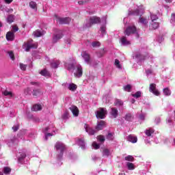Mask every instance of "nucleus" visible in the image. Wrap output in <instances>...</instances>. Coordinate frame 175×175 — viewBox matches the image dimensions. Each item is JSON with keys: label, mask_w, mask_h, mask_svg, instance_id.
Listing matches in <instances>:
<instances>
[{"label": "nucleus", "mask_w": 175, "mask_h": 175, "mask_svg": "<svg viewBox=\"0 0 175 175\" xmlns=\"http://www.w3.org/2000/svg\"><path fill=\"white\" fill-rule=\"evenodd\" d=\"M44 33H46V31H44L42 29H41V30H36V31L33 32V36L36 38H40V36H43V35H44Z\"/></svg>", "instance_id": "nucleus-26"}, {"label": "nucleus", "mask_w": 175, "mask_h": 175, "mask_svg": "<svg viewBox=\"0 0 175 175\" xmlns=\"http://www.w3.org/2000/svg\"><path fill=\"white\" fill-rule=\"evenodd\" d=\"M63 37H64V31H62V30H58L53 35V43H57V42H58V40H59L60 39H62Z\"/></svg>", "instance_id": "nucleus-10"}, {"label": "nucleus", "mask_w": 175, "mask_h": 175, "mask_svg": "<svg viewBox=\"0 0 175 175\" xmlns=\"http://www.w3.org/2000/svg\"><path fill=\"white\" fill-rule=\"evenodd\" d=\"M55 148L56 150L57 159L58 161L62 159V155H64V152L65 151V144L62 142H57Z\"/></svg>", "instance_id": "nucleus-5"}, {"label": "nucleus", "mask_w": 175, "mask_h": 175, "mask_svg": "<svg viewBox=\"0 0 175 175\" xmlns=\"http://www.w3.org/2000/svg\"><path fill=\"white\" fill-rule=\"evenodd\" d=\"M146 116L147 115L146 113H141L139 116V118L141 121H144V120H146Z\"/></svg>", "instance_id": "nucleus-53"}, {"label": "nucleus", "mask_w": 175, "mask_h": 175, "mask_svg": "<svg viewBox=\"0 0 175 175\" xmlns=\"http://www.w3.org/2000/svg\"><path fill=\"white\" fill-rule=\"evenodd\" d=\"M84 129L85 132H87V133H88L90 136L95 135V133L96 132V130L94 129L92 127L87 124H84Z\"/></svg>", "instance_id": "nucleus-14"}, {"label": "nucleus", "mask_w": 175, "mask_h": 175, "mask_svg": "<svg viewBox=\"0 0 175 175\" xmlns=\"http://www.w3.org/2000/svg\"><path fill=\"white\" fill-rule=\"evenodd\" d=\"M103 157L104 158H109V157L111 156V151L108 148H104L102 152Z\"/></svg>", "instance_id": "nucleus-24"}, {"label": "nucleus", "mask_w": 175, "mask_h": 175, "mask_svg": "<svg viewBox=\"0 0 175 175\" xmlns=\"http://www.w3.org/2000/svg\"><path fill=\"white\" fill-rule=\"evenodd\" d=\"M12 172V169L9 167H4L3 168V174H10Z\"/></svg>", "instance_id": "nucleus-36"}, {"label": "nucleus", "mask_w": 175, "mask_h": 175, "mask_svg": "<svg viewBox=\"0 0 175 175\" xmlns=\"http://www.w3.org/2000/svg\"><path fill=\"white\" fill-rule=\"evenodd\" d=\"M106 20H107V18L106 16H103L101 19H100V23H103V24L106 25Z\"/></svg>", "instance_id": "nucleus-62"}, {"label": "nucleus", "mask_w": 175, "mask_h": 175, "mask_svg": "<svg viewBox=\"0 0 175 175\" xmlns=\"http://www.w3.org/2000/svg\"><path fill=\"white\" fill-rule=\"evenodd\" d=\"M19 67L21 70H27V65L20 63L19 64Z\"/></svg>", "instance_id": "nucleus-51"}, {"label": "nucleus", "mask_w": 175, "mask_h": 175, "mask_svg": "<svg viewBox=\"0 0 175 175\" xmlns=\"http://www.w3.org/2000/svg\"><path fill=\"white\" fill-rule=\"evenodd\" d=\"M134 33H137V30L135 25L129 26L124 31V34L127 36H129V35H133Z\"/></svg>", "instance_id": "nucleus-9"}, {"label": "nucleus", "mask_w": 175, "mask_h": 175, "mask_svg": "<svg viewBox=\"0 0 175 175\" xmlns=\"http://www.w3.org/2000/svg\"><path fill=\"white\" fill-rule=\"evenodd\" d=\"M138 23H140L144 27H146L147 24H148V19L144 16H140Z\"/></svg>", "instance_id": "nucleus-22"}, {"label": "nucleus", "mask_w": 175, "mask_h": 175, "mask_svg": "<svg viewBox=\"0 0 175 175\" xmlns=\"http://www.w3.org/2000/svg\"><path fill=\"white\" fill-rule=\"evenodd\" d=\"M77 143L78 146L81 147V150H85V142H84V139H79Z\"/></svg>", "instance_id": "nucleus-29"}, {"label": "nucleus", "mask_w": 175, "mask_h": 175, "mask_svg": "<svg viewBox=\"0 0 175 175\" xmlns=\"http://www.w3.org/2000/svg\"><path fill=\"white\" fill-rule=\"evenodd\" d=\"M127 141L130 142L131 143H137V137L135 136L134 135H129L127 137Z\"/></svg>", "instance_id": "nucleus-25"}, {"label": "nucleus", "mask_w": 175, "mask_h": 175, "mask_svg": "<svg viewBox=\"0 0 175 175\" xmlns=\"http://www.w3.org/2000/svg\"><path fill=\"white\" fill-rule=\"evenodd\" d=\"M96 118H100V120H103L106 118L107 115V109L106 108H100L96 112Z\"/></svg>", "instance_id": "nucleus-8"}, {"label": "nucleus", "mask_w": 175, "mask_h": 175, "mask_svg": "<svg viewBox=\"0 0 175 175\" xmlns=\"http://www.w3.org/2000/svg\"><path fill=\"white\" fill-rule=\"evenodd\" d=\"M32 94L34 98H37V96H40V95H43V92L40 90V89H37V90H34Z\"/></svg>", "instance_id": "nucleus-28"}, {"label": "nucleus", "mask_w": 175, "mask_h": 175, "mask_svg": "<svg viewBox=\"0 0 175 175\" xmlns=\"http://www.w3.org/2000/svg\"><path fill=\"white\" fill-rule=\"evenodd\" d=\"M149 91L152 92V94H154V95H156V96H159V91L157 90V85L155 83H151L150 85Z\"/></svg>", "instance_id": "nucleus-17"}, {"label": "nucleus", "mask_w": 175, "mask_h": 175, "mask_svg": "<svg viewBox=\"0 0 175 175\" xmlns=\"http://www.w3.org/2000/svg\"><path fill=\"white\" fill-rule=\"evenodd\" d=\"M23 47L25 51H29L31 49H38V43L25 42Z\"/></svg>", "instance_id": "nucleus-11"}, {"label": "nucleus", "mask_w": 175, "mask_h": 175, "mask_svg": "<svg viewBox=\"0 0 175 175\" xmlns=\"http://www.w3.org/2000/svg\"><path fill=\"white\" fill-rule=\"evenodd\" d=\"M64 42L66 43V44H69L70 45V44L72 43V40H70V38H66L64 40Z\"/></svg>", "instance_id": "nucleus-60"}, {"label": "nucleus", "mask_w": 175, "mask_h": 175, "mask_svg": "<svg viewBox=\"0 0 175 175\" xmlns=\"http://www.w3.org/2000/svg\"><path fill=\"white\" fill-rule=\"evenodd\" d=\"M100 23V18L98 16H91L89 19H86L85 23V28H91L92 25L99 24Z\"/></svg>", "instance_id": "nucleus-6"}, {"label": "nucleus", "mask_w": 175, "mask_h": 175, "mask_svg": "<svg viewBox=\"0 0 175 175\" xmlns=\"http://www.w3.org/2000/svg\"><path fill=\"white\" fill-rule=\"evenodd\" d=\"M144 13L143 5H134L129 10V16H142Z\"/></svg>", "instance_id": "nucleus-4"}, {"label": "nucleus", "mask_w": 175, "mask_h": 175, "mask_svg": "<svg viewBox=\"0 0 175 175\" xmlns=\"http://www.w3.org/2000/svg\"><path fill=\"white\" fill-rule=\"evenodd\" d=\"M126 165L129 170H135V165L133 163L127 162Z\"/></svg>", "instance_id": "nucleus-38"}, {"label": "nucleus", "mask_w": 175, "mask_h": 175, "mask_svg": "<svg viewBox=\"0 0 175 175\" xmlns=\"http://www.w3.org/2000/svg\"><path fill=\"white\" fill-rule=\"evenodd\" d=\"M17 31H18V27H17V25L12 26L11 32H14V33L15 32H17Z\"/></svg>", "instance_id": "nucleus-54"}, {"label": "nucleus", "mask_w": 175, "mask_h": 175, "mask_svg": "<svg viewBox=\"0 0 175 175\" xmlns=\"http://www.w3.org/2000/svg\"><path fill=\"white\" fill-rule=\"evenodd\" d=\"M98 142H100V143H103L105 142V136L103 135H100L97 137Z\"/></svg>", "instance_id": "nucleus-57"}, {"label": "nucleus", "mask_w": 175, "mask_h": 175, "mask_svg": "<svg viewBox=\"0 0 175 175\" xmlns=\"http://www.w3.org/2000/svg\"><path fill=\"white\" fill-rule=\"evenodd\" d=\"M24 93L25 94V95H31V94H32V88H27L25 90Z\"/></svg>", "instance_id": "nucleus-42"}, {"label": "nucleus", "mask_w": 175, "mask_h": 175, "mask_svg": "<svg viewBox=\"0 0 175 175\" xmlns=\"http://www.w3.org/2000/svg\"><path fill=\"white\" fill-rule=\"evenodd\" d=\"M115 66H116V68H118V69H122V66L121 64H120V60L116 59H115Z\"/></svg>", "instance_id": "nucleus-45"}, {"label": "nucleus", "mask_w": 175, "mask_h": 175, "mask_svg": "<svg viewBox=\"0 0 175 175\" xmlns=\"http://www.w3.org/2000/svg\"><path fill=\"white\" fill-rule=\"evenodd\" d=\"M92 46L94 49H96L97 47H100V42L99 41H94L92 42Z\"/></svg>", "instance_id": "nucleus-40"}, {"label": "nucleus", "mask_w": 175, "mask_h": 175, "mask_svg": "<svg viewBox=\"0 0 175 175\" xmlns=\"http://www.w3.org/2000/svg\"><path fill=\"white\" fill-rule=\"evenodd\" d=\"M8 55L10 58L12 60L14 61V54L13 53V51H9Z\"/></svg>", "instance_id": "nucleus-56"}, {"label": "nucleus", "mask_w": 175, "mask_h": 175, "mask_svg": "<svg viewBox=\"0 0 175 175\" xmlns=\"http://www.w3.org/2000/svg\"><path fill=\"white\" fill-rule=\"evenodd\" d=\"M100 38H103L106 35V25H103L100 28Z\"/></svg>", "instance_id": "nucleus-31"}, {"label": "nucleus", "mask_w": 175, "mask_h": 175, "mask_svg": "<svg viewBox=\"0 0 175 175\" xmlns=\"http://www.w3.org/2000/svg\"><path fill=\"white\" fill-rule=\"evenodd\" d=\"M124 105V103L121 100H116L115 101V106H122Z\"/></svg>", "instance_id": "nucleus-48"}, {"label": "nucleus", "mask_w": 175, "mask_h": 175, "mask_svg": "<svg viewBox=\"0 0 175 175\" xmlns=\"http://www.w3.org/2000/svg\"><path fill=\"white\" fill-rule=\"evenodd\" d=\"M158 15L150 13V25L152 29H157L159 27V23H158Z\"/></svg>", "instance_id": "nucleus-7"}, {"label": "nucleus", "mask_w": 175, "mask_h": 175, "mask_svg": "<svg viewBox=\"0 0 175 175\" xmlns=\"http://www.w3.org/2000/svg\"><path fill=\"white\" fill-rule=\"evenodd\" d=\"M105 128V121L101 120L100 122H98V124L96 126V131H102Z\"/></svg>", "instance_id": "nucleus-27"}, {"label": "nucleus", "mask_w": 175, "mask_h": 175, "mask_svg": "<svg viewBox=\"0 0 175 175\" xmlns=\"http://www.w3.org/2000/svg\"><path fill=\"white\" fill-rule=\"evenodd\" d=\"M146 76H150V75H152V70H146Z\"/></svg>", "instance_id": "nucleus-64"}, {"label": "nucleus", "mask_w": 175, "mask_h": 175, "mask_svg": "<svg viewBox=\"0 0 175 175\" xmlns=\"http://www.w3.org/2000/svg\"><path fill=\"white\" fill-rule=\"evenodd\" d=\"M57 23L59 24H69L70 23V18L66 17V18H59L57 16H55Z\"/></svg>", "instance_id": "nucleus-13"}, {"label": "nucleus", "mask_w": 175, "mask_h": 175, "mask_svg": "<svg viewBox=\"0 0 175 175\" xmlns=\"http://www.w3.org/2000/svg\"><path fill=\"white\" fill-rule=\"evenodd\" d=\"M134 58L138 61V64L139 65H141L140 62H144V59H147V58H148V54L147 53V46L141 47L139 49V52L135 54Z\"/></svg>", "instance_id": "nucleus-3"}, {"label": "nucleus", "mask_w": 175, "mask_h": 175, "mask_svg": "<svg viewBox=\"0 0 175 175\" xmlns=\"http://www.w3.org/2000/svg\"><path fill=\"white\" fill-rule=\"evenodd\" d=\"M63 85H64L66 88H68V90H69L70 91H72V92H75V91L77 90V85L73 83H64Z\"/></svg>", "instance_id": "nucleus-15"}, {"label": "nucleus", "mask_w": 175, "mask_h": 175, "mask_svg": "<svg viewBox=\"0 0 175 175\" xmlns=\"http://www.w3.org/2000/svg\"><path fill=\"white\" fill-rule=\"evenodd\" d=\"M170 23L173 25H175V14L174 13L172 14L171 15Z\"/></svg>", "instance_id": "nucleus-47"}, {"label": "nucleus", "mask_w": 175, "mask_h": 175, "mask_svg": "<svg viewBox=\"0 0 175 175\" xmlns=\"http://www.w3.org/2000/svg\"><path fill=\"white\" fill-rule=\"evenodd\" d=\"M46 127L42 129L43 133H45V140H47L50 136H54L57 133V129L54 127V124L51 122L46 124Z\"/></svg>", "instance_id": "nucleus-2"}, {"label": "nucleus", "mask_w": 175, "mask_h": 175, "mask_svg": "<svg viewBox=\"0 0 175 175\" xmlns=\"http://www.w3.org/2000/svg\"><path fill=\"white\" fill-rule=\"evenodd\" d=\"M131 88H132L131 87V85H126L124 86V91H127V92H129L131 91Z\"/></svg>", "instance_id": "nucleus-55"}, {"label": "nucleus", "mask_w": 175, "mask_h": 175, "mask_svg": "<svg viewBox=\"0 0 175 175\" xmlns=\"http://www.w3.org/2000/svg\"><path fill=\"white\" fill-rule=\"evenodd\" d=\"M92 2V0H84V1H80L78 2L79 5H88V3H91Z\"/></svg>", "instance_id": "nucleus-41"}, {"label": "nucleus", "mask_w": 175, "mask_h": 175, "mask_svg": "<svg viewBox=\"0 0 175 175\" xmlns=\"http://www.w3.org/2000/svg\"><path fill=\"white\" fill-rule=\"evenodd\" d=\"M124 119L126 121H133V116H132L131 113H126V116H124Z\"/></svg>", "instance_id": "nucleus-37"}, {"label": "nucleus", "mask_w": 175, "mask_h": 175, "mask_svg": "<svg viewBox=\"0 0 175 175\" xmlns=\"http://www.w3.org/2000/svg\"><path fill=\"white\" fill-rule=\"evenodd\" d=\"M68 116H69V114H68L67 112H65V113L62 115V118H63V120H67Z\"/></svg>", "instance_id": "nucleus-63"}, {"label": "nucleus", "mask_w": 175, "mask_h": 175, "mask_svg": "<svg viewBox=\"0 0 175 175\" xmlns=\"http://www.w3.org/2000/svg\"><path fill=\"white\" fill-rule=\"evenodd\" d=\"M17 143H18V139L13 137L8 141L7 144L9 147H13V146H16Z\"/></svg>", "instance_id": "nucleus-19"}, {"label": "nucleus", "mask_w": 175, "mask_h": 175, "mask_svg": "<svg viewBox=\"0 0 175 175\" xmlns=\"http://www.w3.org/2000/svg\"><path fill=\"white\" fill-rule=\"evenodd\" d=\"M155 132V130L154 129H148L145 131V134L147 136V137H151L152 136V134Z\"/></svg>", "instance_id": "nucleus-30"}, {"label": "nucleus", "mask_w": 175, "mask_h": 175, "mask_svg": "<svg viewBox=\"0 0 175 175\" xmlns=\"http://www.w3.org/2000/svg\"><path fill=\"white\" fill-rule=\"evenodd\" d=\"M70 110L72 113L74 117H79V108L75 105L70 107Z\"/></svg>", "instance_id": "nucleus-20"}, {"label": "nucleus", "mask_w": 175, "mask_h": 175, "mask_svg": "<svg viewBox=\"0 0 175 175\" xmlns=\"http://www.w3.org/2000/svg\"><path fill=\"white\" fill-rule=\"evenodd\" d=\"M163 94L165 96H170V95H172V92L168 89V88H165L163 90Z\"/></svg>", "instance_id": "nucleus-34"}, {"label": "nucleus", "mask_w": 175, "mask_h": 175, "mask_svg": "<svg viewBox=\"0 0 175 175\" xmlns=\"http://www.w3.org/2000/svg\"><path fill=\"white\" fill-rule=\"evenodd\" d=\"M3 94L5 96H13L12 92H9L8 90L4 91Z\"/></svg>", "instance_id": "nucleus-49"}, {"label": "nucleus", "mask_w": 175, "mask_h": 175, "mask_svg": "<svg viewBox=\"0 0 175 175\" xmlns=\"http://www.w3.org/2000/svg\"><path fill=\"white\" fill-rule=\"evenodd\" d=\"M29 6L31 9H36V3L35 1H31L29 3Z\"/></svg>", "instance_id": "nucleus-52"}, {"label": "nucleus", "mask_w": 175, "mask_h": 175, "mask_svg": "<svg viewBox=\"0 0 175 175\" xmlns=\"http://www.w3.org/2000/svg\"><path fill=\"white\" fill-rule=\"evenodd\" d=\"M5 38H6L7 40L10 41V42L14 40V32L8 31L6 33Z\"/></svg>", "instance_id": "nucleus-21"}, {"label": "nucleus", "mask_w": 175, "mask_h": 175, "mask_svg": "<svg viewBox=\"0 0 175 175\" xmlns=\"http://www.w3.org/2000/svg\"><path fill=\"white\" fill-rule=\"evenodd\" d=\"M109 114L111 118H117V117H118V109H117L116 107L111 108Z\"/></svg>", "instance_id": "nucleus-18"}, {"label": "nucleus", "mask_w": 175, "mask_h": 175, "mask_svg": "<svg viewBox=\"0 0 175 175\" xmlns=\"http://www.w3.org/2000/svg\"><path fill=\"white\" fill-rule=\"evenodd\" d=\"M14 21V16L9 15L7 17V23H8V24H12V23H13Z\"/></svg>", "instance_id": "nucleus-39"}, {"label": "nucleus", "mask_w": 175, "mask_h": 175, "mask_svg": "<svg viewBox=\"0 0 175 175\" xmlns=\"http://www.w3.org/2000/svg\"><path fill=\"white\" fill-rule=\"evenodd\" d=\"M81 57L84 59L85 64L90 65L91 64V56L86 51H83L81 53Z\"/></svg>", "instance_id": "nucleus-16"}, {"label": "nucleus", "mask_w": 175, "mask_h": 175, "mask_svg": "<svg viewBox=\"0 0 175 175\" xmlns=\"http://www.w3.org/2000/svg\"><path fill=\"white\" fill-rule=\"evenodd\" d=\"M32 111H39L42 110V105L40 104L34 105L31 108Z\"/></svg>", "instance_id": "nucleus-32"}, {"label": "nucleus", "mask_w": 175, "mask_h": 175, "mask_svg": "<svg viewBox=\"0 0 175 175\" xmlns=\"http://www.w3.org/2000/svg\"><path fill=\"white\" fill-rule=\"evenodd\" d=\"M125 161H129L130 162H132V161H133V157L129 155L125 157Z\"/></svg>", "instance_id": "nucleus-59"}, {"label": "nucleus", "mask_w": 175, "mask_h": 175, "mask_svg": "<svg viewBox=\"0 0 175 175\" xmlns=\"http://www.w3.org/2000/svg\"><path fill=\"white\" fill-rule=\"evenodd\" d=\"M120 43L122 46H129L131 44V41L126 39V37L123 36L120 39Z\"/></svg>", "instance_id": "nucleus-23"}, {"label": "nucleus", "mask_w": 175, "mask_h": 175, "mask_svg": "<svg viewBox=\"0 0 175 175\" xmlns=\"http://www.w3.org/2000/svg\"><path fill=\"white\" fill-rule=\"evenodd\" d=\"M64 68L67 70H73L74 76L77 78L83 76V66L80 64L76 62V60H69L64 64Z\"/></svg>", "instance_id": "nucleus-1"}, {"label": "nucleus", "mask_w": 175, "mask_h": 175, "mask_svg": "<svg viewBox=\"0 0 175 175\" xmlns=\"http://www.w3.org/2000/svg\"><path fill=\"white\" fill-rule=\"evenodd\" d=\"M157 42L159 43H162V42H163V38L162 36L157 37Z\"/></svg>", "instance_id": "nucleus-61"}, {"label": "nucleus", "mask_w": 175, "mask_h": 175, "mask_svg": "<svg viewBox=\"0 0 175 175\" xmlns=\"http://www.w3.org/2000/svg\"><path fill=\"white\" fill-rule=\"evenodd\" d=\"M59 60H55L51 63V68H53V69H57L58 66H59Z\"/></svg>", "instance_id": "nucleus-33"}, {"label": "nucleus", "mask_w": 175, "mask_h": 175, "mask_svg": "<svg viewBox=\"0 0 175 175\" xmlns=\"http://www.w3.org/2000/svg\"><path fill=\"white\" fill-rule=\"evenodd\" d=\"M105 49L100 50V53H97V55L99 58H100L101 57H103V55H105Z\"/></svg>", "instance_id": "nucleus-50"}, {"label": "nucleus", "mask_w": 175, "mask_h": 175, "mask_svg": "<svg viewBox=\"0 0 175 175\" xmlns=\"http://www.w3.org/2000/svg\"><path fill=\"white\" fill-rule=\"evenodd\" d=\"M92 148H94V150H98V148H100V146L95 142L92 143Z\"/></svg>", "instance_id": "nucleus-46"}, {"label": "nucleus", "mask_w": 175, "mask_h": 175, "mask_svg": "<svg viewBox=\"0 0 175 175\" xmlns=\"http://www.w3.org/2000/svg\"><path fill=\"white\" fill-rule=\"evenodd\" d=\"M17 157L18 162L19 163H25V158H27V154L25 153V152H19L18 154H17Z\"/></svg>", "instance_id": "nucleus-12"}, {"label": "nucleus", "mask_w": 175, "mask_h": 175, "mask_svg": "<svg viewBox=\"0 0 175 175\" xmlns=\"http://www.w3.org/2000/svg\"><path fill=\"white\" fill-rule=\"evenodd\" d=\"M107 139L108 140H113L114 139V133H108L107 135Z\"/></svg>", "instance_id": "nucleus-43"}, {"label": "nucleus", "mask_w": 175, "mask_h": 175, "mask_svg": "<svg viewBox=\"0 0 175 175\" xmlns=\"http://www.w3.org/2000/svg\"><path fill=\"white\" fill-rule=\"evenodd\" d=\"M18 128H20V125L16 124L12 126V130L14 131V132H17V131H18Z\"/></svg>", "instance_id": "nucleus-58"}, {"label": "nucleus", "mask_w": 175, "mask_h": 175, "mask_svg": "<svg viewBox=\"0 0 175 175\" xmlns=\"http://www.w3.org/2000/svg\"><path fill=\"white\" fill-rule=\"evenodd\" d=\"M40 75L44 76V77H50V72H49L46 69L41 70L40 72Z\"/></svg>", "instance_id": "nucleus-35"}, {"label": "nucleus", "mask_w": 175, "mask_h": 175, "mask_svg": "<svg viewBox=\"0 0 175 175\" xmlns=\"http://www.w3.org/2000/svg\"><path fill=\"white\" fill-rule=\"evenodd\" d=\"M132 96L137 99V98H140V96H142V92L140 91L136 92L135 94H132Z\"/></svg>", "instance_id": "nucleus-44"}]
</instances>
